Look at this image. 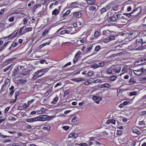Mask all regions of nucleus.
<instances>
[{"label": "nucleus", "mask_w": 146, "mask_h": 146, "mask_svg": "<svg viewBox=\"0 0 146 146\" xmlns=\"http://www.w3.org/2000/svg\"><path fill=\"white\" fill-rule=\"evenodd\" d=\"M64 29L63 27H62L58 29L56 31V33L58 35H64L65 34L67 33L69 34L70 33V31L67 30H64L60 31Z\"/></svg>", "instance_id": "obj_1"}, {"label": "nucleus", "mask_w": 146, "mask_h": 146, "mask_svg": "<svg viewBox=\"0 0 146 146\" xmlns=\"http://www.w3.org/2000/svg\"><path fill=\"white\" fill-rule=\"evenodd\" d=\"M136 11L137 10H134L132 12L130 13H124L123 14V15H125L126 17H127L128 18H129L131 16H135L137 15L138 13H137L135 15H132V14L133 13H134V12H136Z\"/></svg>", "instance_id": "obj_2"}, {"label": "nucleus", "mask_w": 146, "mask_h": 146, "mask_svg": "<svg viewBox=\"0 0 146 146\" xmlns=\"http://www.w3.org/2000/svg\"><path fill=\"white\" fill-rule=\"evenodd\" d=\"M92 46H84L83 47L82 50L84 52V53H86L90 51Z\"/></svg>", "instance_id": "obj_3"}, {"label": "nucleus", "mask_w": 146, "mask_h": 146, "mask_svg": "<svg viewBox=\"0 0 146 146\" xmlns=\"http://www.w3.org/2000/svg\"><path fill=\"white\" fill-rule=\"evenodd\" d=\"M142 70H144V68H142L137 70H135L133 71L134 74L137 76H140L143 73L142 72Z\"/></svg>", "instance_id": "obj_4"}, {"label": "nucleus", "mask_w": 146, "mask_h": 146, "mask_svg": "<svg viewBox=\"0 0 146 146\" xmlns=\"http://www.w3.org/2000/svg\"><path fill=\"white\" fill-rule=\"evenodd\" d=\"M93 99L97 104H99V102L102 100V98L100 97H94Z\"/></svg>", "instance_id": "obj_5"}, {"label": "nucleus", "mask_w": 146, "mask_h": 146, "mask_svg": "<svg viewBox=\"0 0 146 146\" xmlns=\"http://www.w3.org/2000/svg\"><path fill=\"white\" fill-rule=\"evenodd\" d=\"M47 69L48 70V68H46L45 69H43L40 70H38L36 72H37V73L38 74H38L39 75V77H40L41 76L44 74V73H43L44 72V70H45Z\"/></svg>", "instance_id": "obj_6"}, {"label": "nucleus", "mask_w": 146, "mask_h": 146, "mask_svg": "<svg viewBox=\"0 0 146 146\" xmlns=\"http://www.w3.org/2000/svg\"><path fill=\"white\" fill-rule=\"evenodd\" d=\"M40 116L41 117L42 121L49 120L50 118V116L46 115H40Z\"/></svg>", "instance_id": "obj_7"}, {"label": "nucleus", "mask_w": 146, "mask_h": 146, "mask_svg": "<svg viewBox=\"0 0 146 146\" xmlns=\"http://www.w3.org/2000/svg\"><path fill=\"white\" fill-rule=\"evenodd\" d=\"M105 65L104 62H101L98 64H96V67L98 68L99 67L104 66Z\"/></svg>", "instance_id": "obj_8"}, {"label": "nucleus", "mask_w": 146, "mask_h": 146, "mask_svg": "<svg viewBox=\"0 0 146 146\" xmlns=\"http://www.w3.org/2000/svg\"><path fill=\"white\" fill-rule=\"evenodd\" d=\"M121 69V67L120 66L116 67L114 69L115 73H117L120 72Z\"/></svg>", "instance_id": "obj_9"}, {"label": "nucleus", "mask_w": 146, "mask_h": 146, "mask_svg": "<svg viewBox=\"0 0 146 146\" xmlns=\"http://www.w3.org/2000/svg\"><path fill=\"white\" fill-rule=\"evenodd\" d=\"M74 16H76V17L79 18L81 16V14L79 12H75L73 14Z\"/></svg>", "instance_id": "obj_10"}, {"label": "nucleus", "mask_w": 146, "mask_h": 146, "mask_svg": "<svg viewBox=\"0 0 146 146\" xmlns=\"http://www.w3.org/2000/svg\"><path fill=\"white\" fill-rule=\"evenodd\" d=\"M143 41L141 40V41H138L137 40H136V44L137 45H141V46H142L143 44H144V46H146V42H144L143 43Z\"/></svg>", "instance_id": "obj_11"}, {"label": "nucleus", "mask_w": 146, "mask_h": 146, "mask_svg": "<svg viewBox=\"0 0 146 146\" xmlns=\"http://www.w3.org/2000/svg\"><path fill=\"white\" fill-rule=\"evenodd\" d=\"M101 86V87L102 88L105 87L106 88H110L111 86L108 83H105V84L102 85Z\"/></svg>", "instance_id": "obj_12"}, {"label": "nucleus", "mask_w": 146, "mask_h": 146, "mask_svg": "<svg viewBox=\"0 0 146 146\" xmlns=\"http://www.w3.org/2000/svg\"><path fill=\"white\" fill-rule=\"evenodd\" d=\"M136 82V81L134 80V78H131L129 81V84L130 85L133 84Z\"/></svg>", "instance_id": "obj_13"}, {"label": "nucleus", "mask_w": 146, "mask_h": 146, "mask_svg": "<svg viewBox=\"0 0 146 146\" xmlns=\"http://www.w3.org/2000/svg\"><path fill=\"white\" fill-rule=\"evenodd\" d=\"M58 98L57 96H56L55 98H54L52 101L51 102V103L52 104H55L58 101Z\"/></svg>", "instance_id": "obj_14"}, {"label": "nucleus", "mask_w": 146, "mask_h": 146, "mask_svg": "<svg viewBox=\"0 0 146 146\" xmlns=\"http://www.w3.org/2000/svg\"><path fill=\"white\" fill-rule=\"evenodd\" d=\"M109 19L111 22L115 21L117 20V19L115 16H111V17H109Z\"/></svg>", "instance_id": "obj_15"}, {"label": "nucleus", "mask_w": 146, "mask_h": 146, "mask_svg": "<svg viewBox=\"0 0 146 146\" xmlns=\"http://www.w3.org/2000/svg\"><path fill=\"white\" fill-rule=\"evenodd\" d=\"M83 80V78H76L74 79H73V80L75 82H79L80 81H82Z\"/></svg>", "instance_id": "obj_16"}, {"label": "nucleus", "mask_w": 146, "mask_h": 146, "mask_svg": "<svg viewBox=\"0 0 146 146\" xmlns=\"http://www.w3.org/2000/svg\"><path fill=\"white\" fill-rule=\"evenodd\" d=\"M90 11L92 13V11H94L96 10V7L95 6H91L89 8Z\"/></svg>", "instance_id": "obj_17"}, {"label": "nucleus", "mask_w": 146, "mask_h": 146, "mask_svg": "<svg viewBox=\"0 0 146 146\" xmlns=\"http://www.w3.org/2000/svg\"><path fill=\"white\" fill-rule=\"evenodd\" d=\"M87 3L91 5L94 4L95 2V0H86Z\"/></svg>", "instance_id": "obj_18"}, {"label": "nucleus", "mask_w": 146, "mask_h": 146, "mask_svg": "<svg viewBox=\"0 0 146 146\" xmlns=\"http://www.w3.org/2000/svg\"><path fill=\"white\" fill-rule=\"evenodd\" d=\"M39 77V75H38V74L37 73V72H36L34 74V75L33 77V79L35 80L38 78Z\"/></svg>", "instance_id": "obj_19"}, {"label": "nucleus", "mask_w": 146, "mask_h": 146, "mask_svg": "<svg viewBox=\"0 0 146 146\" xmlns=\"http://www.w3.org/2000/svg\"><path fill=\"white\" fill-rule=\"evenodd\" d=\"M109 41V38H104L102 40L101 42H104L105 43H107Z\"/></svg>", "instance_id": "obj_20"}, {"label": "nucleus", "mask_w": 146, "mask_h": 146, "mask_svg": "<svg viewBox=\"0 0 146 146\" xmlns=\"http://www.w3.org/2000/svg\"><path fill=\"white\" fill-rule=\"evenodd\" d=\"M79 118L77 117H74L72 118L71 120V121L72 122H75L77 121L78 119Z\"/></svg>", "instance_id": "obj_21"}, {"label": "nucleus", "mask_w": 146, "mask_h": 146, "mask_svg": "<svg viewBox=\"0 0 146 146\" xmlns=\"http://www.w3.org/2000/svg\"><path fill=\"white\" fill-rule=\"evenodd\" d=\"M70 10H68L65 13H64L63 15V17H66V16L68 15H69L70 13Z\"/></svg>", "instance_id": "obj_22"}, {"label": "nucleus", "mask_w": 146, "mask_h": 146, "mask_svg": "<svg viewBox=\"0 0 146 146\" xmlns=\"http://www.w3.org/2000/svg\"><path fill=\"white\" fill-rule=\"evenodd\" d=\"M59 12L58 11L57 9H55L52 11V14L54 15H56Z\"/></svg>", "instance_id": "obj_23"}, {"label": "nucleus", "mask_w": 146, "mask_h": 146, "mask_svg": "<svg viewBox=\"0 0 146 146\" xmlns=\"http://www.w3.org/2000/svg\"><path fill=\"white\" fill-rule=\"evenodd\" d=\"M117 78V77L115 76H113L109 77V80H110L111 81H114L115 80V79Z\"/></svg>", "instance_id": "obj_24"}, {"label": "nucleus", "mask_w": 146, "mask_h": 146, "mask_svg": "<svg viewBox=\"0 0 146 146\" xmlns=\"http://www.w3.org/2000/svg\"><path fill=\"white\" fill-rule=\"evenodd\" d=\"M32 29V27H28L26 28L24 31H25L24 32H28L31 31Z\"/></svg>", "instance_id": "obj_25"}, {"label": "nucleus", "mask_w": 146, "mask_h": 146, "mask_svg": "<svg viewBox=\"0 0 146 146\" xmlns=\"http://www.w3.org/2000/svg\"><path fill=\"white\" fill-rule=\"evenodd\" d=\"M77 134L74 135L73 133L70 134L68 136V137L69 138H74L76 137L77 136Z\"/></svg>", "instance_id": "obj_26"}, {"label": "nucleus", "mask_w": 146, "mask_h": 146, "mask_svg": "<svg viewBox=\"0 0 146 146\" xmlns=\"http://www.w3.org/2000/svg\"><path fill=\"white\" fill-rule=\"evenodd\" d=\"M133 133H135L137 134H140V131L137 129H134L133 130Z\"/></svg>", "instance_id": "obj_27"}, {"label": "nucleus", "mask_w": 146, "mask_h": 146, "mask_svg": "<svg viewBox=\"0 0 146 146\" xmlns=\"http://www.w3.org/2000/svg\"><path fill=\"white\" fill-rule=\"evenodd\" d=\"M25 27V26H24L23 27H21V28H20V31H19V34L20 35H22L23 34L22 33V30L24 29Z\"/></svg>", "instance_id": "obj_28"}, {"label": "nucleus", "mask_w": 146, "mask_h": 146, "mask_svg": "<svg viewBox=\"0 0 146 146\" xmlns=\"http://www.w3.org/2000/svg\"><path fill=\"white\" fill-rule=\"evenodd\" d=\"M99 35V33L98 31H96L94 33V36L95 37L98 36Z\"/></svg>", "instance_id": "obj_29"}, {"label": "nucleus", "mask_w": 146, "mask_h": 146, "mask_svg": "<svg viewBox=\"0 0 146 146\" xmlns=\"http://www.w3.org/2000/svg\"><path fill=\"white\" fill-rule=\"evenodd\" d=\"M108 38L109 39V41L110 40H114L115 39V36H110Z\"/></svg>", "instance_id": "obj_30"}, {"label": "nucleus", "mask_w": 146, "mask_h": 146, "mask_svg": "<svg viewBox=\"0 0 146 146\" xmlns=\"http://www.w3.org/2000/svg\"><path fill=\"white\" fill-rule=\"evenodd\" d=\"M52 88L50 87L49 89L48 90H47L46 91V93H49V94L52 91Z\"/></svg>", "instance_id": "obj_31"}, {"label": "nucleus", "mask_w": 146, "mask_h": 146, "mask_svg": "<svg viewBox=\"0 0 146 146\" xmlns=\"http://www.w3.org/2000/svg\"><path fill=\"white\" fill-rule=\"evenodd\" d=\"M121 46H116L115 47V51L119 50L121 51Z\"/></svg>", "instance_id": "obj_32"}, {"label": "nucleus", "mask_w": 146, "mask_h": 146, "mask_svg": "<svg viewBox=\"0 0 146 146\" xmlns=\"http://www.w3.org/2000/svg\"><path fill=\"white\" fill-rule=\"evenodd\" d=\"M50 41H49L48 42H46L44 44H42V45H40V46H46L47 45H48L50 44Z\"/></svg>", "instance_id": "obj_33"}, {"label": "nucleus", "mask_w": 146, "mask_h": 146, "mask_svg": "<svg viewBox=\"0 0 146 146\" xmlns=\"http://www.w3.org/2000/svg\"><path fill=\"white\" fill-rule=\"evenodd\" d=\"M35 118L36 120V121H42L41 117L40 116V115L39 117H36Z\"/></svg>", "instance_id": "obj_34"}, {"label": "nucleus", "mask_w": 146, "mask_h": 146, "mask_svg": "<svg viewBox=\"0 0 146 146\" xmlns=\"http://www.w3.org/2000/svg\"><path fill=\"white\" fill-rule=\"evenodd\" d=\"M43 129L45 130H47V131H49L50 130V127H44Z\"/></svg>", "instance_id": "obj_35"}, {"label": "nucleus", "mask_w": 146, "mask_h": 146, "mask_svg": "<svg viewBox=\"0 0 146 146\" xmlns=\"http://www.w3.org/2000/svg\"><path fill=\"white\" fill-rule=\"evenodd\" d=\"M63 129L65 130H67L69 128V127L68 126H64L62 127Z\"/></svg>", "instance_id": "obj_36"}, {"label": "nucleus", "mask_w": 146, "mask_h": 146, "mask_svg": "<svg viewBox=\"0 0 146 146\" xmlns=\"http://www.w3.org/2000/svg\"><path fill=\"white\" fill-rule=\"evenodd\" d=\"M108 121H109V122L111 123L115 124V121L114 119H109L108 120Z\"/></svg>", "instance_id": "obj_37"}, {"label": "nucleus", "mask_w": 146, "mask_h": 146, "mask_svg": "<svg viewBox=\"0 0 146 146\" xmlns=\"http://www.w3.org/2000/svg\"><path fill=\"white\" fill-rule=\"evenodd\" d=\"M17 71L16 69L14 70V72L13 73L12 75L13 76H15L16 74H17Z\"/></svg>", "instance_id": "obj_38"}, {"label": "nucleus", "mask_w": 146, "mask_h": 146, "mask_svg": "<svg viewBox=\"0 0 146 146\" xmlns=\"http://www.w3.org/2000/svg\"><path fill=\"white\" fill-rule=\"evenodd\" d=\"M48 31L49 30H46L42 33V35L43 36H45L48 32Z\"/></svg>", "instance_id": "obj_39"}, {"label": "nucleus", "mask_w": 146, "mask_h": 146, "mask_svg": "<svg viewBox=\"0 0 146 146\" xmlns=\"http://www.w3.org/2000/svg\"><path fill=\"white\" fill-rule=\"evenodd\" d=\"M71 64V63L70 62H68V63L65 64L64 66H63V68H66L67 66L70 65Z\"/></svg>", "instance_id": "obj_40"}, {"label": "nucleus", "mask_w": 146, "mask_h": 146, "mask_svg": "<svg viewBox=\"0 0 146 146\" xmlns=\"http://www.w3.org/2000/svg\"><path fill=\"white\" fill-rule=\"evenodd\" d=\"M22 107L23 109H25L27 108L28 107V106H27L26 103H25L22 105Z\"/></svg>", "instance_id": "obj_41"}, {"label": "nucleus", "mask_w": 146, "mask_h": 146, "mask_svg": "<svg viewBox=\"0 0 146 146\" xmlns=\"http://www.w3.org/2000/svg\"><path fill=\"white\" fill-rule=\"evenodd\" d=\"M11 66L12 65H11L10 66H8V67H7L6 68L4 69L3 70L4 72H7L8 70V69L11 67Z\"/></svg>", "instance_id": "obj_42"}, {"label": "nucleus", "mask_w": 146, "mask_h": 146, "mask_svg": "<svg viewBox=\"0 0 146 146\" xmlns=\"http://www.w3.org/2000/svg\"><path fill=\"white\" fill-rule=\"evenodd\" d=\"M121 14H117L116 15V16L118 19H121Z\"/></svg>", "instance_id": "obj_43"}, {"label": "nucleus", "mask_w": 146, "mask_h": 146, "mask_svg": "<svg viewBox=\"0 0 146 146\" xmlns=\"http://www.w3.org/2000/svg\"><path fill=\"white\" fill-rule=\"evenodd\" d=\"M26 121L29 122H33L32 118L26 119Z\"/></svg>", "instance_id": "obj_44"}, {"label": "nucleus", "mask_w": 146, "mask_h": 146, "mask_svg": "<svg viewBox=\"0 0 146 146\" xmlns=\"http://www.w3.org/2000/svg\"><path fill=\"white\" fill-rule=\"evenodd\" d=\"M40 62L41 64H43L45 62L46 64H47V62L44 60H42L40 61Z\"/></svg>", "instance_id": "obj_45"}, {"label": "nucleus", "mask_w": 146, "mask_h": 146, "mask_svg": "<svg viewBox=\"0 0 146 146\" xmlns=\"http://www.w3.org/2000/svg\"><path fill=\"white\" fill-rule=\"evenodd\" d=\"M81 52L80 51H78L77 53H76V54H75V56H79L81 54Z\"/></svg>", "instance_id": "obj_46"}, {"label": "nucleus", "mask_w": 146, "mask_h": 146, "mask_svg": "<svg viewBox=\"0 0 146 146\" xmlns=\"http://www.w3.org/2000/svg\"><path fill=\"white\" fill-rule=\"evenodd\" d=\"M137 93L136 92H131L130 94V95L131 96H132L135 95L137 94Z\"/></svg>", "instance_id": "obj_47"}, {"label": "nucleus", "mask_w": 146, "mask_h": 146, "mask_svg": "<svg viewBox=\"0 0 146 146\" xmlns=\"http://www.w3.org/2000/svg\"><path fill=\"white\" fill-rule=\"evenodd\" d=\"M78 58V56H74V63L77 61Z\"/></svg>", "instance_id": "obj_48"}, {"label": "nucleus", "mask_w": 146, "mask_h": 146, "mask_svg": "<svg viewBox=\"0 0 146 146\" xmlns=\"http://www.w3.org/2000/svg\"><path fill=\"white\" fill-rule=\"evenodd\" d=\"M69 93V92L68 91H66L65 92H64V97H65L66 95H68Z\"/></svg>", "instance_id": "obj_49"}, {"label": "nucleus", "mask_w": 146, "mask_h": 146, "mask_svg": "<svg viewBox=\"0 0 146 146\" xmlns=\"http://www.w3.org/2000/svg\"><path fill=\"white\" fill-rule=\"evenodd\" d=\"M14 17H12L9 19V20L10 22H11L14 21Z\"/></svg>", "instance_id": "obj_50"}, {"label": "nucleus", "mask_w": 146, "mask_h": 146, "mask_svg": "<svg viewBox=\"0 0 146 146\" xmlns=\"http://www.w3.org/2000/svg\"><path fill=\"white\" fill-rule=\"evenodd\" d=\"M35 100L32 99L30 101H29L28 102V105H29L31 103H32Z\"/></svg>", "instance_id": "obj_51"}, {"label": "nucleus", "mask_w": 146, "mask_h": 146, "mask_svg": "<svg viewBox=\"0 0 146 146\" xmlns=\"http://www.w3.org/2000/svg\"><path fill=\"white\" fill-rule=\"evenodd\" d=\"M101 13H103L106 11V10L105 8H102L100 10Z\"/></svg>", "instance_id": "obj_52"}, {"label": "nucleus", "mask_w": 146, "mask_h": 146, "mask_svg": "<svg viewBox=\"0 0 146 146\" xmlns=\"http://www.w3.org/2000/svg\"><path fill=\"white\" fill-rule=\"evenodd\" d=\"M11 141V140L10 139H5L3 141V142L4 143H5L7 142H10Z\"/></svg>", "instance_id": "obj_53"}, {"label": "nucleus", "mask_w": 146, "mask_h": 146, "mask_svg": "<svg viewBox=\"0 0 146 146\" xmlns=\"http://www.w3.org/2000/svg\"><path fill=\"white\" fill-rule=\"evenodd\" d=\"M5 10V9H3L1 10V11L0 12V15H2L4 13V11Z\"/></svg>", "instance_id": "obj_54"}, {"label": "nucleus", "mask_w": 146, "mask_h": 146, "mask_svg": "<svg viewBox=\"0 0 146 146\" xmlns=\"http://www.w3.org/2000/svg\"><path fill=\"white\" fill-rule=\"evenodd\" d=\"M145 123L144 121H141L140 122L139 125H145Z\"/></svg>", "instance_id": "obj_55"}, {"label": "nucleus", "mask_w": 146, "mask_h": 146, "mask_svg": "<svg viewBox=\"0 0 146 146\" xmlns=\"http://www.w3.org/2000/svg\"><path fill=\"white\" fill-rule=\"evenodd\" d=\"M80 145L81 146H88V145L86 143H81Z\"/></svg>", "instance_id": "obj_56"}, {"label": "nucleus", "mask_w": 146, "mask_h": 146, "mask_svg": "<svg viewBox=\"0 0 146 146\" xmlns=\"http://www.w3.org/2000/svg\"><path fill=\"white\" fill-rule=\"evenodd\" d=\"M100 46H96L95 48V50L96 51H98L100 49Z\"/></svg>", "instance_id": "obj_57"}, {"label": "nucleus", "mask_w": 146, "mask_h": 146, "mask_svg": "<svg viewBox=\"0 0 146 146\" xmlns=\"http://www.w3.org/2000/svg\"><path fill=\"white\" fill-rule=\"evenodd\" d=\"M10 109V107H7L5 109V113H7L9 111V110Z\"/></svg>", "instance_id": "obj_58"}, {"label": "nucleus", "mask_w": 146, "mask_h": 146, "mask_svg": "<svg viewBox=\"0 0 146 146\" xmlns=\"http://www.w3.org/2000/svg\"><path fill=\"white\" fill-rule=\"evenodd\" d=\"M141 81L144 82H146V78H141Z\"/></svg>", "instance_id": "obj_59"}, {"label": "nucleus", "mask_w": 146, "mask_h": 146, "mask_svg": "<svg viewBox=\"0 0 146 146\" xmlns=\"http://www.w3.org/2000/svg\"><path fill=\"white\" fill-rule=\"evenodd\" d=\"M14 45H18V43L14 41L11 44V46H14Z\"/></svg>", "instance_id": "obj_60"}, {"label": "nucleus", "mask_w": 146, "mask_h": 146, "mask_svg": "<svg viewBox=\"0 0 146 146\" xmlns=\"http://www.w3.org/2000/svg\"><path fill=\"white\" fill-rule=\"evenodd\" d=\"M43 12L42 11H40L38 14L37 15L39 16H40V15H42Z\"/></svg>", "instance_id": "obj_61"}, {"label": "nucleus", "mask_w": 146, "mask_h": 146, "mask_svg": "<svg viewBox=\"0 0 146 146\" xmlns=\"http://www.w3.org/2000/svg\"><path fill=\"white\" fill-rule=\"evenodd\" d=\"M77 22L74 23L73 24V25L75 27H77Z\"/></svg>", "instance_id": "obj_62"}, {"label": "nucleus", "mask_w": 146, "mask_h": 146, "mask_svg": "<svg viewBox=\"0 0 146 146\" xmlns=\"http://www.w3.org/2000/svg\"><path fill=\"white\" fill-rule=\"evenodd\" d=\"M23 21H24L23 24L24 25H25L27 23V21L26 19L25 18H24L23 19Z\"/></svg>", "instance_id": "obj_63"}, {"label": "nucleus", "mask_w": 146, "mask_h": 146, "mask_svg": "<svg viewBox=\"0 0 146 146\" xmlns=\"http://www.w3.org/2000/svg\"><path fill=\"white\" fill-rule=\"evenodd\" d=\"M142 72L143 74L146 75V69L144 70H142Z\"/></svg>", "instance_id": "obj_64"}]
</instances>
